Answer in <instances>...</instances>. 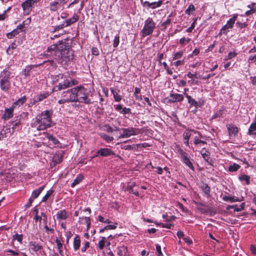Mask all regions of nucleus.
<instances>
[{"label":"nucleus","mask_w":256,"mask_h":256,"mask_svg":"<svg viewBox=\"0 0 256 256\" xmlns=\"http://www.w3.org/2000/svg\"><path fill=\"white\" fill-rule=\"evenodd\" d=\"M52 112L46 110L33 118L30 126L38 131L44 130L52 126Z\"/></svg>","instance_id":"nucleus-1"},{"label":"nucleus","mask_w":256,"mask_h":256,"mask_svg":"<svg viewBox=\"0 0 256 256\" xmlns=\"http://www.w3.org/2000/svg\"><path fill=\"white\" fill-rule=\"evenodd\" d=\"M48 51L50 52H54L56 58L60 63L64 62H66L72 59V53L62 43L50 46L48 48Z\"/></svg>","instance_id":"nucleus-2"},{"label":"nucleus","mask_w":256,"mask_h":256,"mask_svg":"<svg viewBox=\"0 0 256 256\" xmlns=\"http://www.w3.org/2000/svg\"><path fill=\"white\" fill-rule=\"evenodd\" d=\"M77 98L76 102L84 103L85 104H91L93 103L90 98V94L88 90L82 86L76 87Z\"/></svg>","instance_id":"nucleus-3"},{"label":"nucleus","mask_w":256,"mask_h":256,"mask_svg":"<svg viewBox=\"0 0 256 256\" xmlns=\"http://www.w3.org/2000/svg\"><path fill=\"white\" fill-rule=\"evenodd\" d=\"M11 72L4 69L0 74V88L4 92H8L11 86Z\"/></svg>","instance_id":"nucleus-4"},{"label":"nucleus","mask_w":256,"mask_h":256,"mask_svg":"<svg viewBox=\"0 0 256 256\" xmlns=\"http://www.w3.org/2000/svg\"><path fill=\"white\" fill-rule=\"evenodd\" d=\"M76 88H73L66 91L63 92L61 94V99L58 101L60 104L72 102H76L77 98Z\"/></svg>","instance_id":"nucleus-5"},{"label":"nucleus","mask_w":256,"mask_h":256,"mask_svg":"<svg viewBox=\"0 0 256 256\" xmlns=\"http://www.w3.org/2000/svg\"><path fill=\"white\" fill-rule=\"evenodd\" d=\"M156 28V23L151 18H148L144 22V26L141 32L142 36L145 37L151 34Z\"/></svg>","instance_id":"nucleus-6"},{"label":"nucleus","mask_w":256,"mask_h":256,"mask_svg":"<svg viewBox=\"0 0 256 256\" xmlns=\"http://www.w3.org/2000/svg\"><path fill=\"white\" fill-rule=\"evenodd\" d=\"M78 84V82L74 79H64L62 81L59 82L58 84L55 86L53 88V90L55 92L61 90L72 87Z\"/></svg>","instance_id":"nucleus-7"},{"label":"nucleus","mask_w":256,"mask_h":256,"mask_svg":"<svg viewBox=\"0 0 256 256\" xmlns=\"http://www.w3.org/2000/svg\"><path fill=\"white\" fill-rule=\"evenodd\" d=\"M122 133L120 135L119 138H128L132 136H136L140 133L138 128H122Z\"/></svg>","instance_id":"nucleus-8"},{"label":"nucleus","mask_w":256,"mask_h":256,"mask_svg":"<svg viewBox=\"0 0 256 256\" xmlns=\"http://www.w3.org/2000/svg\"><path fill=\"white\" fill-rule=\"evenodd\" d=\"M40 0H26L22 4V7L24 13L29 14Z\"/></svg>","instance_id":"nucleus-9"},{"label":"nucleus","mask_w":256,"mask_h":256,"mask_svg":"<svg viewBox=\"0 0 256 256\" xmlns=\"http://www.w3.org/2000/svg\"><path fill=\"white\" fill-rule=\"evenodd\" d=\"M67 2L66 0H54L49 4V9L51 12H56L60 10Z\"/></svg>","instance_id":"nucleus-10"},{"label":"nucleus","mask_w":256,"mask_h":256,"mask_svg":"<svg viewBox=\"0 0 256 256\" xmlns=\"http://www.w3.org/2000/svg\"><path fill=\"white\" fill-rule=\"evenodd\" d=\"M178 152L181 156L182 161L187 166L192 170H194V168L193 166L192 162L190 161V158L188 156V154L182 149L180 148L178 150Z\"/></svg>","instance_id":"nucleus-11"},{"label":"nucleus","mask_w":256,"mask_h":256,"mask_svg":"<svg viewBox=\"0 0 256 256\" xmlns=\"http://www.w3.org/2000/svg\"><path fill=\"white\" fill-rule=\"evenodd\" d=\"M238 18L237 14H234L232 18H230L226 22V24L220 30V32L226 34L228 32V28H232Z\"/></svg>","instance_id":"nucleus-12"},{"label":"nucleus","mask_w":256,"mask_h":256,"mask_svg":"<svg viewBox=\"0 0 256 256\" xmlns=\"http://www.w3.org/2000/svg\"><path fill=\"white\" fill-rule=\"evenodd\" d=\"M14 133V130H12L10 125L4 126L0 132V140L4 138H10Z\"/></svg>","instance_id":"nucleus-13"},{"label":"nucleus","mask_w":256,"mask_h":256,"mask_svg":"<svg viewBox=\"0 0 256 256\" xmlns=\"http://www.w3.org/2000/svg\"><path fill=\"white\" fill-rule=\"evenodd\" d=\"M170 98L168 100L169 102H180L184 100V96L182 94H179L170 93Z\"/></svg>","instance_id":"nucleus-14"},{"label":"nucleus","mask_w":256,"mask_h":256,"mask_svg":"<svg viewBox=\"0 0 256 256\" xmlns=\"http://www.w3.org/2000/svg\"><path fill=\"white\" fill-rule=\"evenodd\" d=\"M46 138L55 147L62 148V144L53 135L48 133H44Z\"/></svg>","instance_id":"nucleus-15"},{"label":"nucleus","mask_w":256,"mask_h":256,"mask_svg":"<svg viewBox=\"0 0 256 256\" xmlns=\"http://www.w3.org/2000/svg\"><path fill=\"white\" fill-rule=\"evenodd\" d=\"M98 154L102 156H108L114 154V152L110 148H101L97 152Z\"/></svg>","instance_id":"nucleus-16"},{"label":"nucleus","mask_w":256,"mask_h":256,"mask_svg":"<svg viewBox=\"0 0 256 256\" xmlns=\"http://www.w3.org/2000/svg\"><path fill=\"white\" fill-rule=\"evenodd\" d=\"M250 54L248 56V62L250 64L256 62V49L254 47H252L248 52Z\"/></svg>","instance_id":"nucleus-17"},{"label":"nucleus","mask_w":256,"mask_h":256,"mask_svg":"<svg viewBox=\"0 0 256 256\" xmlns=\"http://www.w3.org/2000/svg\"><path fill=\"white\" fill-rule=\"evenodd\" d=\"M56 217L57 220L60 222L67 219L68 217V214L66 210H62L58 212L56 214Z\"/></svg>","instance_id":"nucleus-18"},{"label":"nucleus","mask_w":256,"mask_h":256,"mask_svg":"<svg viewBox=\"0 0 256 256\" xmlns=\"http://www.w3.org/2000/svg\"><path fill=\"white\" fill-rule=\"evenodd\" d=\"M14 106H12V107L10 108H6L5 109L4 114L2 116V118L4 120H7L13 116V113H14Z\"/></svg>","instance_id":"nucleus-19"},{"label":"nucleus","mask_w":256,"mask_h":256,"mask_svg":"<svg viewBox=\"0 0 256 256\" xmlns=\"http://www.w3.org/2000/svg\"><path fill=\"white\" fill-rule=\"evenodd\" d=\"M226 127L230 136H235L238 132V128L234 124H228Z\"/></svg>","instance_id":"nucleus-20"},{"label":"nucleus","mask_w":256,"mask_h":256,"mask_svg":"<svg viewBox=\"0 0 256 256\" xmlns=\"http://www.w3.org/2000/svg\"><path fill=\"white\" fill-rule=\"evenodd\" d=\"M162 2L159 0L158 2H150L148 1H146L144 3V6H147L148 8H152V9L160 7L162 4Z\"/></svg>","instance_id":"nucleus-21"},{"label":"nucleus","mask_w":256,"mask_h":256,"mask_svg":"<svg viewBox=\"0 0 256 256\" xmlns=\"http://www.w3.org/2000/svg\"><path fill=\"white\" fill-rule=\"evenodd\" d=\"M110 91L114 96V98L116 102H119L122 100V96L119 94V90H114V88H111Z\"/></svg>","instance_id":"nucleus-22"},{"label":"nucleus","mask_w":256,"mask_h":256,"mask_svg":"<svg viewBox=\"0 0 256 256\" xmlns=\"http://www.w3.org/2000/svg\"><path fill=\"white\" fill-rule=\"evenodd\" d=\"M50 95V93L48 92H45L44 93L40 94L37 95L34 98V102H38L46 98Z\"/></svg>","instance_id":"nucleus-23"},{"label":"nucleus","mask_w":256,"mask_h":256,"mask_svg":"<svg viewBox=\"0 0 256 256\" xmlns=\"http://www.w3.org/2000/svg\"><path fill=\"white\" fill-rule=\"evenodd\" d=\"M73 243L74 249L75 251H76L80 248V239L78 235L75 236Z\"/></svg>","instance_id":"nucleus-24"},{"label":"nucleus","mask_w":256,"mask_h":256,"mask_svg":"<svg viewBox=\"0 0 256 256\" xmlns=\"http://www.w3.org/2000/svg\"><path fill=\"white\" fill-rule=\"evenodd\" d=\"M222 200L225 202H241L242 200L236 196H224L222 198Z\"/></svg>","instance_id":"nucleus-25"},{"label":"nucleus","mask_w":256,"mask_h":256,"mask_svg":"<svg viewBox=\"0 0 256 256\" xmlns=\"http://www.w3.org/2000/svg\"><path fill=\"white\" fill-rule=\"evenodd\" d=\"M44 186H42L37 189L34 190L32 194L31 198L35 199L38 196L41 192L44 190Z\"/></svg>","instance_id":"nucleus-26"},{"label":"nucleus","mask_w":256,"mask_h":256,"mask_svg":"<svg viewBox=\"0 0 256 256\" xmlns=\"http://www.w3.org/2000/svg\"><path fill=\"white\" fill-rule=\"evenodd\" d=\"M184 96L188 98V102L192 106H194L195 107H198V102L193 98H192L190 96L188 95L186 93H184Z\"/></svg>","instance_id":"nucleus-27"},{"label":"nucleus","mask_w":256,"mask_h":256,"mask_svg":"<svg viewBox=\"0 0 256 256\" xmlns=\"http://www.w3.org/2000/svg\"><path fill=\"white\" fill-rule=\"evenodd\" d=\"M20 124V119L16 120L14 121H11L9 122V125H10V127L12 130H14V132L19 127Z\"/></svg>","instance_id":"nucleus-28"},{"label":"nucleus","mask_w":256,"mask_h":256,"mask_svg":"<svg viewBox=\"0 0 256 256\" xmlns=\"http://www.w3.org/2000/svg\"><path fill=\"white\" fill-rule=\"evenodd\" d=\"M248 134L250 136L256 135V124L254 122L250 125Z\"/></svg>","instance_id":"nucleus-29"},{"label":"nucleus","mask_w":256,"mask_h":256,"mask_svg":"<svg viewBox=\"0 0 256 256\" xmlns=\"http://www.w3.org/2000/svg\"><path fill=\"white\" fill-rule=\"evenodd\" d=\"M30 246L34 252H37L42 248V246L40 244H36L34 242H30Z\"/></svg>","instance_id":"nucleus-30"},{"label":"nucleus","mask_w":256,"mask_h":256,"mask_svg":"<svg viewBox=\"0 0 256 256\" xmlns=\"http://www.w3.org/2000/svg\"><path fill=\"white\" fill-rule=\"evenodd\" d=\"M62 160V154H56L52 158V162L54 163V165L60 164Z\"/></svg>","instance_id":"nucleus-31"},{"label":"nucleus","mask_w":256,"mask_h":256,"mask_svg":"<svg viewBox=\"0 0 256 256\" xmlns=\"http://www.w3.org/2000/svg\"><path fill=\"white\" fill-rule=\"evenodd\" d=\"M83 179V176L82 174H78L76 179L71 184V187L74 188L76 185L78 184Z\"/></svg>","instance_id":"nucleus-32"},{"label":"nucleus","mask_w":256,"mask_h":256,"mask_svg":"<svg viewBox=\"0 0 256 256\" xmlns=\"http://www.w3.org/2000/svg\"><path fill=\"white\" fill-rule=\"evenodd\" d=\"M184 54V52L183 51H178L174 53L172 55V60H179L181 58Z\"/></svg>","instance_id":"nucleus-33"},{"label":"nucleus","mask_w":256,"mask_h":256,"mask_svg":"<svg viewBox=\"0 0 256 256\" xmlns=\"http://www.w3.org/2000/svg\"><path fill=\"white\" fill-rule=\"evenodd\" d=\"M238 178H239L240 180L242 182L245 181L247 185H248L250 184V176L248 175H246V174L242 175L240 176H239Z\"/></svg>","instance_id":"nucleus-34"},{"label":"nucleus","mask_w":256,"mask_h":256,"mask_svg":"<svg viewBox=\"0 0 256 256\" xmlns=\"http://www.w3.org/2000/svg\"><path fill=\"white\" fill-rule=\"evenodd\" d=\"M16 43L12 42L7 48L6 53L8 54L11 55L13 54V50L16 49Z\"/></svg>","instance_id":"nucleus-35"},{"label":"nucleus","mask_w":256,"mask_h":256,"mask_svg":"<svg viewBox=\"0 0 256 256\" xmlns=\"http://www.w3.org/2000/svg\"><path fill=\"white\" fill-rule=\"evenodd\" d=\"M136 185V184L135 182L128 183L126 188L125 189V191H128L130 194L133 192V188Z\"/></svg>","instance_id":"nucleus-36"},{"label":"nucleus","mask_w":256,"mask_h":256,"mask_svg":"<svg viewBox=\"0 0 256 256\" xmlns=\"http://www.w3.org/2000/svg\"><path fill=\"white\" fill-rule=\"evenodd\" d=\"M170 22L171 20L170 18H168V19L165 22L162 23L160 25V26L162 27L161 30L162 31H165L167 26L170 24Z\"/></svg>","instance_id":"nucleus-37"},{"label":"nucleus","mask_w":256,"mask_h":256,"mask_svg":"<svg viewBox=\"0 0 256 256\" xmlns=\"http://www.w3.org/2000/svg\"><path fill=\"white\" fill-rule=\"evenodd\" d=\"M100 136L103 140H104L107 142H110L114 140L113 137L108 136L104 133L100 134Z\"/></svg>","instance_id":"nucleus-38"},{"label":"nucleus","mask_w":256,"mask_h":256,"mask_svg":"<svg viewBox=\"0 0 256 256\" xmlns=\"http://www.w3.org/2000/svg\"><path fill=\"white\" fill-rule=\"evenodd\" d=\"M201 154L204 159L210 164H211V163L208 161V160L210 158L208 152L205 150V152H204L202 150L201 152Z\"/></svg>","instance_id":"nucleus-39"},{"label":"nucleus","mask_w":256,"mask_h":256,"mask_svg":"<svg viewBox=\"0 0 256 256\" xmlns=\"http://www.w3.org/2000/svg\"><path fill=\"white\" fill-rule=\"evenodd\" d=\"M53 192L54 190L52 189H50V190H48L45 196L42 198V201L43 202H46L50 198V196L53 194Z\"/></svg>","instance_id":"nucleus-40"},{"label":"nucleus","mask_w":256,"mask_h":256,"mask_svg":"<svg viewBox=\"0 0 256 256\" xmlns=\"http://www.w3.org/2000/svg\"><path fill=\"white\" fill-rule=\"evenodd\" d=\"M19 34L18 32L16 29H14L12 31L6 34V36L8 38L10 39L14 38L16 35Z\"/></svg>","instance_id":"nucleus-41"},{"label":"nucleus","mask_w":256,"mask_h":256,"mask_svg":"<svg viewBox=\"0 0 256 256\" xmlns=\"http://www.w3.org/2000/svg\"><path fill=\"white\" fill-rule=\"evenodd\" d=\"M26 96H23L21 98H19L18 100L15 102L14 104V105L21 106L23 104H24V102H26Z\"/></svg>","instance_id":"nucleus-42"},{"label":"nucleus","mask_w":256,"mask_h":256,"mask_svg":"<svg viewBox=\"0 0 256 256\" xmlns=\"http://www.w3.org/2000/svg\"><path fill=\"white\" fill-rule=\"evenodd\" d=\"M240 168V166L238 164L234 163L233 164L230 166L228 170L230 172H236Z\"/></svg>","instance_id":"nucleus-43"},{"label":"nucleus","mask_w":256,"mask_h":256,"mask_svg":"<svg viewBox=\"0 0 256 256\" xmlns=\"http://www.w3.org/2000/svg\"><path fill=\"white\" fill-rule=\"evenodd\" d=\"M80 218L82 220V223L86 224L88 228L90 224V218L89 217H82Z\"/></svg>","instance_id":"nucleus-44"},{"label":"nucleus","mask_w":256,"mask_h":256,"mask_svg":"<svg viewBox=\"0 0 256 256\" xmlns=\"http://www.w3.org/2000/svg\"><path fill=\"white\" fill-rule=\"evenodd\" d=\"M202 190L208 196L210 195V188L206 184H203L202 186Z\"/></svg>","instance_id":"nucleus-45"},{"label":"nucleus","mask_w":256,"mask_h":256,"mask_svg":"<svg viewBox=\"0 0 256 256\" xmlns=\"http://www.w3.org/2000/svg\"><path fill=\"white\" fill-rule=\"evenodd\" d=\"M106 240V238L105 237H103L99 241L98 244V248L100 250H102L105 245V242Z\"/></svg>","instance_id":"nucleus-46"},{"label":"nucleus","mask_w":256,"mask_h":256,"mask_svg":"<svg viewBox=\"0 0 256 256\" xmlns=\"http://www.w3.org/2000/svg\"><path fill=\"white\" fill-rule=\"evenodd\" d=\"M224 110L223 108H222L218 111H217L216 113L214 114L212 116V118H220L222 116L223 114Z\"/></svg>","instance_id":"nucleus-47"},{"label":"nucleus","mask_w":256,"mask_h":256,"mask_svg":"<svg viewBox=\"0 0 256 256\" xmlns=\"http://www.w3.org/2000/svg\"><path fill=\"white\" fill-rule=\"evenodd\" d=\"M195 10V8H194V6L192 4H191L188 7V8L186 10V14H188V15H190L191 14V12H194Z\"/></svg>","instance_id":"nucleus-48"},{"label":"nucleus","mask_w":256,"mask_h":256,"mask_svg":"<svg viewBox=\"0 0 256 256\" xmlns=\"http://www.w3.org/2000/svg\"><path fill=\"white\" fill-rule=\"evenodd\" d=\"M119 43H120V36H119V34H118L114 37V40L113 46L114 48H116L118 46Z\"/></svg>","instance_id":"nucleus-49"},{"label":"nucleus","mask_w":256,"mask_h":256,"mask_svg":"<svg viewBox=\"0 0 256 256\" xmlns=\"http://www.w3.org/2000/svg\"><path fill=\"white\" fill-rule=\"evenodd\" d=\"M13 240H16L20 243H22V234H14L13 236Z\"/></svg>","instance_id":"nucleus-50"},{"label":"nucleus","mask_w":256,"mask_h":256,"mask_svg":"<svg viewBox=\"0 0 256 256\" xmlns=\"http://www.w3.org/2000/svg\"><path fill=\"white\" fill-rule=\"evenodd\" d=\"M185 63V59L182 60H178L172 63V64L175 66H183Z\"/></svg>","instance_id":"nucleus-51"},{"label":"nucleus","mask_w":256,"mask_h":256,"mask_svg":"<svg viewBox=\"0 0 256 256\" xmlns=\"http://www.w3.org/2000/svg\"><path fill=\"white\" fill-rule=\"evenodd\" d=\"M120 113L123 114H130L132 113L131 109L130 108L124 107L122 108V111L120 112Z\"/></svg>","instance_id":"nucleus-52"},{"label":"nucleus","mask_w":256,"mask_h":256,"mask_svg":"<svg viewBox=\"0 0 256 256\" xmlns=\"http://www.w3.org/2000/svg\"><path fill=\"white\" fill-rule=\"evenodd\" d=\"M200 52V48H195L192 52V53L188 56V58H192L194 56H198Z\"/></svg>","instance_id":"nucleus-53"},{"label":"nucleus","mask_w":256,"mask_h":256,"mask_svg":"<svg viewBox=\"0 0 256 256\" xmlns=\"http://www.w3.org/2000/svg\"><path fill=\"white\" fill-rule=\"evenodd\" d=\"M69 19L70 20L72 24H73L76 22L78 20L79 17L77 14H74V16Z\"/></svg>","instance_id":"nucleus-54"},{"label":"nucleus","mask_w":256,"mask_h":256,"mask_svg":"<svg viewBox=\"0 0 256 256\" xmlns=\"http://www.w3.org/2000/svg\"><path fill=\"white\" fill-rule=\"evenodd\" d=\"M69 19L70 20L72 24H73L76 22L78 20L79 17L77 14H74V16Z\"/></svg>","instance_id":"nucleus-55"},{"label":"nucleus","mask_w":256,"mask_h":256,"mask_svg":"<svg viewBox=\"0 0 256 256\" xmlns=\"http://www.w3.org/2000/svg\"><path fill=\"white\" fill-rule=\"evenodd\" d=\"M140 89L138 88H137L136 87L135 88H134V95L136 97V98L138 100H140V99H141V97L138 96V94L140 93Z\"/></svg>","instance_id":"nucleus-56"},{"label":"nucleus","mask_w":256,"mask_h":256,"mask_svg":"<svg viewBox=\"0 0 256 256\" xmlns=\"http://www.w3.org/2000/svg\"><path fill=\"white\" fill-rule=\"evenodd\" d=\"M194 144L196 145H197L199 144H206V142L205 141L199 140L197 137H195L194 140Z\"/></svg>","instance_id":"nucleus-57"},{"label":"nucleus","mask_w":256,"mask_h":256,"mask_svg":"<svg viewBox=\"0 0 256 256\" xmlns=\"http://www.w3.org/2000/svg\"><path fill=\"white\" fill-rule=\"evenodd\" d=\"M236 25L237 27H238L240 28H246L248 26V24L246 22H237L236 23Z\"/></svg>","instance_id":"nucleus-58"},{"label":"nucleus","mask_w":256,"mask_h":256,"mask_svg":"<svg viewBox=\"0 0 256 256\" xmlns=\"http://www.w3.org/2000/svg\"><path fill=\"white\" fill-rule=\"evenodd\" d=\"M117 228V224L116 223L114 224H109L104 227V229L107 230H114Z\"/></svg>","instance_id":"nucleus-59"},{"label":"nucleus","mask_w":256,"mask_h":256,"mask_svg":"<svg viewBox=\"0 0 256 256\" xmlns=\"http://www.w3.org/2000/svg\"><path fill=\"white\" fill-rule=\"evenodd\" d=\"M64 28H65V26L64 24L62 23L60 25L56 26L54 28V30H52V32H55L56 31L59 30L61 29H62Z\"/></svg>","instance_id":"nucleus-60"},{"label":"nucleus","mask_w":256,"mask_h":256,"mask_svg":"<svg viewBox=\"0 0 256 256\" xmlns=\"http://www.w3.org/2000/svg\"><path fill=\"white\" fill-rule=\"evenodd\" d=\"M135 148V145H126L122 146V149L125 150H133Z\"/></svg>","instance_id":"nucleus-61"},{"label":"nucleus","mask_w":256,"mask_h":256,"mask_svg":"<svg viewBox=\"0 0 256 256\" xmlns=\"http://www.w3.org/2000/svg\"><path fill=\"white\" fill-rule=\"evenodd\" d=\"M90 247V242H84V246L82 247L81 250L82 252H85L88 248Z\"/></svg>","instance_id":"nucleus-62"},{"label":"nucleus","mask_w":256,"mask_h":256,"mask_svg":"<svg viewBox=\"0 0 256 256\" xmlns=\"http://www.w3.org/2000/svg\"><path fill=\"white\" fill-rule=\"evenodd\" d=\"M156 250L158 256H160L162 255L161 247L158 244H156Z\"/></svg>","instance_id":"nucleus-63"},{"label":"nucleus","mask_w":256,"mask_h":256,"mask_svg":"<svg viewBox=\"0 0 256 256\" xmlns=\"http://www.w3.org/2000/svg\"><path fill=\"white\" fill-rule=\"evenodd\" d=\"M256 12V8H252L251 10H247L245 14L246 16H249L250 14L254 13Z\"/></svg>","instance_id":"nucleus-64"}]
</instances>
